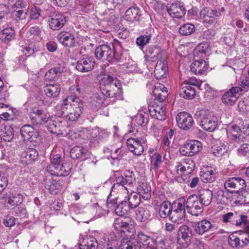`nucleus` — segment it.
Wrapping results in <instances>:
<instances>
[{
    "instance_id": "23",
    "label": "nucleus",
    "mask_w": 249,
    "mask_h": 249,
    "mask_svg": "<svg viewBox=\"0 0 249 249\" xmlns=\"http://www.w3.org/2000/svg\"><path fill=\"white\" fill-rule=\"evenodd\" d=\"M241 129L236 125H229L227 128V134L229 140L240 143L245 141V138L240 133Z\"/></svg>"
},
{
    "instance_id": "43",
    "label": "nucleus",
    "mask_w": 249,
    "mask_h": 249,
    "mask_svg": "<svg viewBox=\"0 0 249 249\" xmlns=\"http://www.w3.org/2000/svg\"><path fill=\"white\" fill-rule=\"evenodd\" d=\"M15 37V32L12 28H6L0 33V39L4 42L8 43Z\"/></svg>"
},
{
    "instance_id": "44",
    "label": "nucleus",
    "mask_w": 249,
    "mask_h": 249,
    "mask_svg": "<svg viewBox=\"0 0 249 249\" xmlns=\"http://www.w3.org/2000/svg\"><path fill=\"white\" fill-rule=\"evenodd\" d=\"M80 249H97L98 243L93 237H87L80 244Z\"/></svg>"
},
{
    "instance_id": "7",
    "label": "nucleus",
    "mask_w": 249,
    "mask_h": 249,
    "mask_svg": "<svg viewBox=\"0 0 249 249\" xmlns=\"http://www.w3.org/2000/svg\"><path fill=\"white\" fill-rule=\"evenodd\" d=\"M195 115L198 117L200 124L203 129L213 131L216 128L218 125V119L212 115L207 109L199 110L196 112Z\"/></svg>"
},
{
    "instance_id": "36",
    "label": "nucleus",
    "mask_w": 249,
    "mask_h": 249,
    "mask_svg": "<svg viewBox=\"0 0 249 249\" xmlns=\"http://www.w3.org/2000/svg\"><path fill=\"white\" fill-rule=\"evenodd\" d=\"M76 98H79L73 96H69L63 100V103L60 107L62 115L65 116L68 115L69 112L71 110V109L73 108L72 104H73V101H75Z\"/></svg>"
},
{
    "instance_id": "4",
    "label": "nucleus",
    "mask_w": 249,
    "mask_h": 249,
    "mask_svg": "<svg viewBox=\"0 0 249 249\" xmlns=\"http://www.w3.org/2000/svg\"><path fill=\"white\" fill-rule=\"evenodd\" d=\"M138 241L134 240H123L120 246V249H141L142 244L144 249H155L156 243L154 239L146 235L143 232H139L137 235Z\"/></svg>"
},
{
    "instance_id": "8",
    "label": "nucleus",
    "mask_w": 249,
    "mask_h": 249,
    "mask_svg": "<svg viewBox=\"0 0 249 249\" xmlns=\"http://www.w3.org/2000/svg\"><path fill=\"white\" fill-rule=\"evenodd\" d=\"M185 208L192 215L197 216L203 212V209L196 195L189 196L185 202Z\"/></svg>"
},
{
    "instance_id": "47",
    "label": "nucleus",
    "mask_w": 249,
    "mask_h": 249,
    "mask_svg": "<svg viewBox=\"0 0 249 249\" xmlns=\"http://www.w3.org/2000/svg\"><path fill=\"white\" fill-rule=\"evenodd\" d=\"M155 89H156V85L153 86L152 94L151 95L152 97L149 98L148 100L149 113L150 115L153 118L156 116V104L155 102L156 96L154 93Z\"/></svg>"
},
{
    "instance_id": "63",
    "label": "nucleus",
    "mask_w": 249,
    "mask_h": 249,
    "mask_svg": "<svg viewBox=\"0 0 249 249\" xmlns=\"http://www.w3.org/2000/svg\"><path fill=\"white\" fill-rule=\"evenodd\" d=\"M238 152L243 156L249 158V144L244 143L241 145L238 149Z\"/></svg>"
},
{
    "instance_id": "51",
    "label": "nucleus",
    "mask_w": 249,
    "mask_h": 249,
    "mask_svg": "<svg viewBox=\"0 0 249 249\" xmlns=\"http://www.w3.org/2000/svg\"><path fill=\"white\" fill-rule=\"evenodd\" d=\"M22 197L21 195L18 194H12L8 198L7 203L13 207H15L21 204Z\"/></svg>"
},
{
    "instance_id": "12",
    "label": "nucleus",
    "mask_w": 249,
    "mask_h": 249,
    "mask_svg": "<svg viewBox=\"0 0 249 249\" xmlns=\"http://www.w3.org/2000/svg\"><path fill=\"white\" fill-rule=\"evenodd\" d=\"M201 143L196 140H191L184 144L180 148L181 155L184 156H193L202 150Z\"/></svg>"
},
{
    "instance_id": "3",
    "label": "nucleus",
    "mask_w": 249,
    "mask_h": 249,
    "mask_svg": "<svg viewBox=\"0 0 249 249\" xmlns=\"http://www.w3.org/2000/svg\"><path fill=\"white\" fill-rule=\"evenodd\" d=\"M95 55L98 59L102 61L117 63L121 59L122 53L120 49L118 50L113 45H101L95 49Z\"/></svg>"
},
{
    "instance_id": "38",
    "label": "nucleus",
    "mask_w": 249,
    "mask_h": 249,
    "mask_svg": "<svg viewBox=\"0 0 249 249\" xmlns=\"http://www.w3.org/2000/svg\"><path fill=\"white\" fill-rule=\"evenodd\" d=\"M0 136L1 140L4 141L10 142L14 137V129L10 125H3L1 126L0 129Z\"/></svg>"
},
{
    "instance_id": "31",
    "label": "nucleus",
    "mask_w": 249,
    "mask_h": 249,
    "mask_svg": "<svg viewBox=\"0 0 249 249\" xmlns=\"http://www.w3.org/2000/svg\"><path fill=\"white\" fill-rule=\"evenodd\" d=\"M195 168V162L190 159H185L178 163L177 169L178 173L183 174L185 171L191 173Z\"/></svg>"
},
{
    "instance_id": "11",
    "label": "nucleus",
    "mask_w": 249,
    "mask_h": 249,
    "mask_svg": "<svg viewBox=\"0 0 249 249\" xmlns=\"http://www.w3.org/2000/svg\"><path fill=\"white\" fill-rule=\"evenodd\" d=\"M224 187L231 193L239 194L246 187V184L240 178H231L226 180Z\"/></svg>"
},
{
    "instance_id": "45",
    "label": "nucleus",
    "mask_w": 249,
    "mask_h": 249,
    "mask_svg": "<svg viewBox=\"0 0 249 249\" xmlns=\"http://www.w3.org/2000/svg\"><path fill=\"white\" fill-rule=\"evenodd\" d=\"M157 100L160 103H163L167 96V90L165 86L157 82Z\"/></svg>"
},
{
    "instance_id": "62",
    "label": "nucleus",
    "mask_w": 249,
    "mask_h": 249,
    "mask_svg": "<svg viewBox=\"0 0 249 249\" xmlns=\"http://www.w3.org/2000/svg\"><path fill=\"white\" fill-rule=\"evenodd\" d=\"M116 80H117L114 79L112 76L109 75H106L101 79L100 85H104L106 87V86L114 83Z\"/></svg>"
},
{
    "instance_id": "13",
    "label": "nucleus",
    "mask_w": 249,
    "mask_h": 249,
    "mask_svg": "<svg viewBox=\"0 0 249 249\" xmlns=\"http://www.w3.org/2000/svg\"><path fill=\"white\" fill-rule=\"evenodd\" d=\"M158 59L157 62V79L165 78L167 74V62L166 53L161 50L157 56Z\"/></svg>"
},
{
    "instance_id": "42",
    "label": "nucleus",
    "mask_w": 249,
    "mask_h": 249,
    "mask_svg": "<svg viewBox=\"0 0 249 249\" xmlns=\"http://www.w3.org/2000/svg\"><path fill=\"white\" fill-rule=\"evenodd\" d=\"M228 241L230 245L234 248H243L247 244L245 240H240L234 234H231L229 236Z\"/></svg>"
},
{
    "instance_id": "55",
    "label": "nucleus",
    "mask_w": 249,
    "mask_h": 249,
    "mask_svg": "<svg viewBox=\"0 0 249 249\" xmlns=\"http://www.w3.org/2000/svg\"><path fill=\"white\" fill-rule=\"evenodd\" d=\"M84 154V148L80 146H74L71 150L70 151L71 157L73 159L80 158Z\"/></svg>"
},
{
    "instance_id": "41",
    "label": "nucleus",
    "mask_w": 249,
    "mask_h": 249,
    "mask_svg": "<svg viewBox=\"0 0 249 249\" xmlns=\"http://www.w3.org/2000/svg\"><path fill=\"white\" fill-rule=\"evenodd\" d=\"M152 213L147 208L139 207L135 211L136 218L139 222H142L150 218Z\"/></svg>"
},
{
    "instance_id": "40",
    "label": "nucleus",
    "mask_w": 249,
    "mask_h": 249,
    "mask_svg": "<svg viewBox=\"0 0 249 249\" xmlns=\"http://www.w3.org/2000/svg\"><path fill=\"white\" fill-rule=\"evenodd\" d=\"M213 154L218 157L224 155L227 152L226 144L221 141H216L212 147Z\"/></svg>"
},
{
    "instance_id": "10",
    "label": "nucleus",
    "mask_w": 249,
    "mask_h": 249,
    "mask_svg": "<svg viewBox=\"0 0 249 249\" xmlns=\"http://www.w3.org/2000/svg\"><path fill=\"white\" fill-rule=\"evenodd\" d=\"M185 199L184 197L178 199L177 205L175 204L172 208L170 214L169 215L170 219L174 222H181L185 217Z\"/></svg>"
},
{
    "instance_id": "30",
    "label": "nucleus",
    "mask_w": 249,
    "mask_h": 249,
    "mask_svg": "<svg viewBox=\"0 0 249 249\" xmlns=\"http://www.w3.org/2000/svg\"><path fill=\"white\" fill-rule=\"evenodd\" d=\"M57 37L59 41L64 46L71 47L74 45V35L70 32L62 31L58 34Z\"/></svg>"
},
{
    "instance_id": "1",
    "label": "nucleus",
    "mask_w": 249,
    "mask_h": 249,
    "mask_svg": "<svg viewBox=\"0 0 249 249\" xmlns=\"http://www.w3.org/2000/svg\"><path fill=\"white\" fill-rule=\"evenodd\" d=\"M130 209L125 199L122 200L116 207L115 212L120 217L115 219L113 227L117 233H124L126 231L130 232V226L131 225L132 220L129 217L125 216Z\"/></svg>"
},
{
    "instance_id": "28",
    "label": "nucleus",
    "mask_w": 249,
    "mask_h": 249,
    "mask_svg": "<svg viewBox=\"0 0 249 249\" xmlns=\"http://www.w3.org/2000/svg\"><path fill=\"white\" fill-rule=\"evenodd\" d=\"M121 84L117 80L115 81L114 83H112L103 87L101 89V92L103 95L109 98L116 97L117 95L121 92Z\"/></svg>"
},
{
    "instance_id": "61",
    "label": "nucleus",
    "mask_w": 249,
    "mask_h": 249,
    "mask_svg": "<svg viewBox=\"0 0 249 249\" xmlns=\"http://www.w3.org/2000/svg\"><path fill=\"white\" fill-rule=\"evenodd\" d=\"M42 12L40 8L34 7L30 10V18L33 19H36L40 16H42Z\"/></svg>"
},
{
    "instance_id": "2",
    "label": "nucleus",
    "mask_w": 249,
    "mask_h": 249,
    "mask_svg": "<svg viewBox=\"0 0 249 249\" xmlns=\"http://www.w3.org/2000/svg\"><path fill=\"white\" fill-rule=\"evenodd\" d=\"M50 164L47 167L48 174L55 176H67L70 173L71 165L65 162L59 154L53 155L50 158Z\"/></svg>"
},
{
    "instance_id": "18",
    "label": "nucleus",
    "mask_w": 249,
    "mask_h": 249,
    "mask_svg": "<svg viewBox=\"0 0 249 249\" xmlns=\"http://www.w3.org/2000/svg\"><path fill=\"white\" fill-rule=\"evenodd\" d=\"M50 28L53 30H58L63 27L66 22V17L62 13H54L49 15Z\"/></svg>"
},
{
    "instance_id": "5",
    "label": "nucleus",
    "mask_w": 249,
    "mask_h": 249,
    "mask_svg": "<svg viewBox=\"0 0 249 249\" xmlns=\"http://www.w3.org/2000/svg\"><path fill=\"white\" fill-rule=\"evenodd\" d=\"M42 29L37 26L31 27L27 32L28 39L31 42L28 47L24 48L26 55L30 56L39 50V46L36 42L41 39Z\"/></svg>"
},
{
    "instance_id": "34",
    "label": "nucleus",
    "mask_w": 249,
    "mask_h": 249,
    "mask_svg": "<svg viewBox=\"0 0 249 249\" xmlns=\"http://www.w3.org/2000/svg\"><path fill=\"white\" fill-rule=\"evenodd\" d=\"M137 191V194L143 199L147 200L151 197V187L146 182H139Z\"/></svg>"
},
{
    "instance_id": "6",
    "label": "nucleus",
    "mask_w": 249,
    "mask_h": 249,
    "mask_svg": "<svg viewBox=\"0 0 249 249\" xmlns=\"http://www.w3.org/2000/svg\"><path fill=\"white\" fill-rule=\"evenodd\" d=\"M32 122L36 125L47 124L48 130L53 132V127H55L51 115L47 111L39 109L34 108L30 115Z\"/></svg>"
},
{
    "instance_id": "15",
    "label": "nucleus",
    "mask_w": 249,
    "mask_h": 249,
    "mask_svg": "<svg viewBox=\"0 0 249 249\" xmlns=\"http://www.w3.org/2000/svg\"><path fill=\"white\" fill-rule=\"evenodd\" d=\"M197 81L196 80L189 79L186 80L185 83L181 85L180 96L184 98L191 99L193 98L196 95L195 88L192 85H195Z\"/></svg>"
},
{
    "instance_id": "29",
    "label": "nucleus",
    "mask_w": 249,
    "mask_h": 249,
    "mask_svg": "<svg viewBox=\"0 0 249 249\" xmlns=\"http://www.w3.org/2000/svg\"><path fill=\"white\" fill-rule=\"evenodd\" d=\"M212 227V224L211 222L206 219L195 222L193 225L195 231L199 235H203L205 233L208 232Z\"/></svg>"
},
{
    "instance_id": "17",
    "label": "nucleus",
    "mask_w": 249,
    "mask_h": 249,
    "mask_svg": "<svg viewBox=\"0 0 249 249\" xmlns=\"http://www.w3.org/2000/svg\"><path fill=\"white\" fill-rule=\"evenodd\" d=\"M130 189L125 186H119V185H113L111 188V193H116L118 194L117 197L111 200L110 199L109 196L107 199V204L108 207L111 208L113 204H115L117 203L116 200L119 198H126L128 194V190Z\"/></svg>"
},
{
    "instance_id": "60",
    "label": "nucleus",
    "mask_w": 249,
    "mask_h": 249,
    "mask_svg": "<svg viewBox=\"0 0 249 249\" xmlns=\"http://www.w3.org/2000/svg\"><path fill=\"white\" fill-rule=\"evenodd\" d=\"M133 121L135 122L136 124L141 126L144 125V123L147 122L144 117V115L142 112L137 113L135 116Z\"/></svg>"
},
{
    "instance_id": "21",
    "label": "nucleus",
    "mask_w": 249,
    "mask_h": 249,
    "mask_svg": "<svg viewBox=\"0 0 249 249\" xmlns=\"http://www.w3.org/2000/svg\"><path fill=\"white\" fill-rule=\"evenodd\" d=\"M200 16L204 23L212 24L221 17V15L217 10L205 8L201 11Z\"/></svg>"
},
{
    "instance_id": "26",
    "label": "nucleus",
    "mask_w": 249,
    "mask_h": 249,
    "mask_svg": "<svg viewBox=\"0 0 249 249\" xmlns=\"http://www.w3.org/2000/svg\"><path fill=\"white\" fill-rule=\"evenodd\" d=\"M53 176L46 174L45 178L44 179V184L45 188L48 190L51 194L54 195L61 190L62 186L60 182L53 179Z\"/></svg>"
},
{
    "instance_id": "24",
    "label": "nucleus",
    "mask_w": 249,
    "mask_h": 249,
    "mask_svg": "<svg viewBox=\"0 0 249 249\" xmlns=\"http://www.w3.org/2000/svg\"><path fill=\"white\" fill-rule=\"evenodd\" d=\"M144 142L142 139L130 138L127 140V146L129 150L135 155L140 156L143 151L142 142Z\"/></svg>"
},
{
    "instance_id": "14",
    "label": "nucleus",
    "mask_w": 249,
    "mask_h": 249,
    "mask_svg": "<svg viewBox=\"0 0 249 249\" xmlns=\"http://www.w3.org/2000/svg\"><path fill=\"white\" fill-rule=\"evenodd\" d=\"M192 236L191 229L187 225H183L179 229L177 242L182 247L187 248L191 243Z\"/></svg>"
},
{
    "instance_id": "16",
    "label": "nucleus",
    "mask_w": 249,
    "mask_h": 249,
    "mask_svg": "<svg viewBox=\"0 0 249 249\" xmlns=\"http://www.w3.org/2000/svg\"><path fill=\"white\" fill-rule=\"evenodd\" d=\"M176 121L178 127L183 130L189 129L194 123L192 116L185 111L180 112L177 114Z\"/></svg>"
},
{
    "instance_id": "46",
    "label": "nucleus",
    "mask_w": 249,
    "mask_h": 249,
    "mask_svg": "<svg viewBox=\"0 0 249 249\" xmlns=\"http://www.w3.org/2000/svg\"><path fill=\"white\" fill-rule=\"evenodd\" d=\"M138 195L136 193H131L130 195L127 196L125 199L131 209L136 208L139 205L141 197L140 196H138Z\"/></svg>"
},
{
    "instance_id": "50",
    "label": "nucleus",
    "mask_w": 249,
    "mask_h": 249,
    "mask_svg": "<svg viewBox=\"0 0 249 249\" xmlns=\"http://www.w3.org/2000/svg\"><path fill=\"white\" fill-rule=\"evenodd\" d=\"M201 173V179L204 183H211L215 179L216 175L213 170H207Z\"/></svg>"
},
{
    "instance_id": "33",
    "label": "nucleus",
    "mask_w": 249,
    "mask_h": 249,
    "mask_svg": "<svg viewBox=\"0 0 249 249\" xmlns=\"http://www.w3.org/2000/svg\"><path fill=\"white\" fill-rule=\"evenodd\" d=\"M38 156V153L36 150L34 148H28L22 152L20 156L22 160L27 164H29L34 161L37 159Z\"/></svg>"
},
{
    "instance_id": "20",
    "label": "nucleus",
    "mask_w": 249,
    "mask_h": 249,
    "mask_svg": "<svg viewBox=\"0 0 249 249\" xmlns=\"http://www.w3.org/2000/svg\"><path fill=\"white\" fill-rule=\"evenodd\" d=\"M167 12L172 18H181L185 15L186 9L183 3L177 1L168 6Z\"/></svg>"
},
{
    "instance_id": "35",
    "label": "nucleus",
    "mask_w": 249,
    "mask_h": 249,
    "mask_svg": "<svg viewBox=\"0 0 249 249\" xmlns=\"http://www.w3.org/2000/svg\"><path fill=\"white\" fill-rule=\"evenodd\" d=\"M60 90L61 87L58 83L48 84L44 89L46 95L49 98L57 97Z\"/></svg>"
},
{
    "instance_id": "59",
    "label": "nucleus",
    "mask_w": 249,
    "mask_h": 249,
    "mask_svg": "<svg viewBox=\"0 0 249 249\" xmlns=\"http://www.w3.org/2000/svg\"><path fill=\"white\" fill-rule=\"evenodd\" d=\"M222 221L227 223L228 222L231 223L233 225L234 218H236V212H229L226 213L222 215Z\"/></svg>"
},
{
    "instance_id": "57",
    "label": "nucleus",
    "mask_w": 249,
    "mask_h": 249,
    "mask_svg": "<svg viewBox=\"0 0 249 249\" xmlns=\"http://www.w3.org/2000/svg\"><path fill=\"white\" fill-rule=\"evenodd\" d=\"M92 106L96 107H99L102 106L104 103L103 95H100L98 94L94 95L92 98V101L90 102Z\"/></svg>"
},
{
    "instance_id": "19",
    "label": "nucleus",
    "mask_w": 249,
    "mask_h": 249,
    "mask_svg": "<svg viewBox=\"0 0 249 249\" xmlns=\"http://www.w3.org/2000/svg\"><path fill=\"white\" fill-rule=\"evenodd\" d=\"M242 90V89L239 87L231 88L222 96L223 103L227 105L232 106L237 100L238 94Z\"/></svg>"
},
{
    "instance_id": "22",
    "label": "nucleus",
    "mask_w": 249,
    "mask_h": 249,
    "mask_svg": "<svg viewBox=\"0 0 249 249\" xmlns=\"http://www.w3.org/2000/svg\"><path fill=\"white\" fill-rule=\"evenodd\" d=\"M95 61L91 56H84L77 62L76 69L81 72H88L92 70L94 66Z\"/></svg>"
},
{
    "instance_id": "25",
    "label": "nucleus",
    "mask_w": 249,
    "mask_h": 249,
    "mask_svg": "<svg viewBox=\"0 0 249 249\" xmlns=\"http://www.w3.org/2000/svg\"><path fill=\"white\" fill-rule=\"evenodd\" d=\"M73 108L65 117L71 121H76L80 117L83 109V103L79 98H76L72 104Z\"/></svg>"
},
{
    "instance_id": "32",
    "label": "nucleus",
    "mask_w": 249,
    "mask_h": 249,
    "mask_svg": "<svg viewBox=\"0 0 249 249\" xmlns=\"http://www.w3.org/2000/svg\"><path fill=\"white\" fill-rule=\"evenodd\" d=\"M208 69V65L203 59L195 60L191 65V70L196 74H202Z\"/></svg>"
},
{
    "instance_id": "64",
    "label": "nucleus",
    "mask_w": 249,
    "mask_h": 249,
    "mask_svg": "<svg viewBox=\"0 0 249 249\" xmlns=\"http://www.w3.org/2000/svg\"><path fill=\"white\" fill-rule=\"evenodd\" d=\"M13 16L16 17L17 20H22L26 18L27 12L23 10H15L13 12Z\"/></svg>"
},
{
    "instance_id": "52",
    "label": "nucleus",
    "mask_w": 249,
    "mask_h": 249,
    "mask_svg": "<svg viewBox=\"0 0 249 249\" xmlns=\"http://www.w3.org/2000/svg\"><path fill=\"white\" fill-rule=\"evenodd\" d=\"M233 225L236 226H243L247 230V226H249L247 223V216L236 212V218H234Z\"/></svg>"
},
{
    "instance_id": "9",
    "label": "nucleus",
    "mask_w": 249,
    "mask_h": 249,
    "mask_svg": "<svg viewBox=\"0 0 249 249\" xmlns=\"http://www.w3.org/2000/svg\"><path fill=\"white\" fill-rule=\"evenodd\" d=\"M20 134L24 141L36 144L41 140L38 132L30 125H25L20 129Z\"/></svg>"
},
{
    "instance_id": "54",
    "label": "nucleus",
    "mask_w": 249,
    "mask_h": 249,
    "mask_svg": "<svg viewBox=\"0 0 249 249\" xmlns=\"http://www.w3.org/2000/svg\"><path fill=\"white\" fill-rule=\"evenodd\" d=\"M195 26L190 23L185 24L180 27L179 32L183 36L192 34L195 31Z\"/></svg>"
},
{
    "instance_id": "48",
    "label": "nucleus",
    "mask_w": 249,
    "mask_h": 249,
    "mask_svg": "<svg viewBox=\"0 0 249 249\" xmlns=\"http://www.w3.org/2000/svg\"><path fill=\"white\" fill-rule=\"evenodd\" d=\"M171 212L170 203L168 201H164L160 205L159 215L163 218L169 216Z\"/></svg>"
},
{
    "instance_id": "27",
    "label": "nucleus",
    "mask_w": 249,
    "mask_h": 249,
    "mask_svg": "<svg viewBox=\"0 0 249 249\" xmlns=\"http://www.w3.org/2000/svg\"><path fill=\"white\" fill-rule=\"evenodd\" d=\"M65 69L64 64L59 65L46 72L45 79L50 82L57 81Z\"/></svg>"
},
{
    "instance_id": "37",
    "label": "nucleus",
    "mask_w": 249,
    "mask_h": 249,
    "mask_svg": "<svg viewBox=\"0 0 249 249\" xmlns=\"http://www.w3.org/2000/svg\"><path fill=\"white\" fill-rule=\"evenodd\" d=\"M141 13L137 7H132L128 9L125 15V19L130 22L137 21L140 19Z\"/></svg>"
},
{
    "instance_id": "56",
    "label": "nucleus",
    "mask_w": 249,
    "mask_h": 249,
    "mask_svg": "<svg viewBox=\"0 0 249 249\" xmlns=\"http://www.w3.org/2000/svg\"><path fill=\"white\" fill-rule=\"evenodd\" d=\"M209 45L207 42H202L196 47L195 49V54L199 55V54H206L209 51Z\"/></svg>"
},
{
    "instance_id": "58",
    "label": "nucleus",
    "mask_w": 249,
    "mask_h": 249,
    "mask_svg": "<svg viewBox=\"0 0 249 249\" xmlns=\"http://www.w3.org/2000/svg\"><path fill=\"white\" fill-rule=\"evenodd\" d=\"M151 37L150 34L142 35L137 38L136 43L139 47L142 48L147 43L149 42Z\"/></svg>"
},
{
    "instance_id": "53",
    "label": "nucleus",
    "mask_w": 249,
    "mask_h": 249,
    "mask_svg": "<svg viewBox=\"0 0 249 249\" xmlns=\"http://www.w3.org/2000/svg\"><path fill=\"white\" fill-rule=\"evenodd\" d=\"M157 104V120L164 121L166 119V106L163 103Z\"/></svg>"
},
{
    "instance_id": "39",
    "label": "nucleus",
    "mask_w": 249,
    "mask_h": 249,
    "mask_svg": "<svg viewBox=\"0 0 249 249\" xmlns=\"http://www.w3.org/2000/svg\"><path fill=\"white\" fill-rule=\"evenodd\" d=\"M213 194L212 191L209 189H204L200 191L199 201L202 206H207L211 203Z\"/></svg>"
},
{
    "instance_id": "49",
    "label": "nucleus",
    "mask_w": 249,
    "mask_h": 249,
    "mask_svg": "<svg viewBox=\"0 0 249 249\" xmlns=\"http://www.w3.org/2000/svg\"><path fill=\"white\" fill-rule=\"evenodd\" d=\"M92 136L95 138L97 142L101 141L108 137L107 132L104 129H100L98 127L93 129Z\"/></svg>"
}]
</instances>
